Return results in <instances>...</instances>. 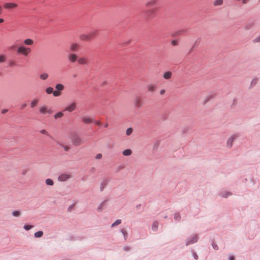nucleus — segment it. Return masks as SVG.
Masks as SVG:
<instances>
[{
    "mask_svg": "<svg viewBox=\"0 0 260 260\" xmlns=\"http://www.w3.org/2000/svg\"><path fill=\"white\" fill-rule=\"evenodd\" d=\"M31 50L30 48L26 47L23 46H20L17 48V53L22 54L24 56H27L31 52Z\"/></svg>",
    "mask_w": 260,
    "mask_h": 260,
    "instance_id": "nucleus-1",
    "label": "nucleus"
},
{
    "mask_svg": "<svg viewBox=\"0 0 260 260\" xmlns=\"http://www.w3.org/2000/svg\"><path fill=\"white\" fill-rule=\"evenodd\" d=\"M238 137L237 134H233L231 135L227 140L226 146L228 148H231L233 146V143Z\"/></svg>",
    "mask_w": 260,
    "mask_h": 260,
    "instance_id": "nucleus-2",
    "label": "nucleus"
},
{
    "mask_svg": "<svg viewBox=\"0 0 260 260\" xmlns=\"http://www.w3.org/2000/svg\"><path fill=\"white\" fill-rule=\"evenodd\" d=\"M72 143L76 146L80 145L82 143L81 138L77 134H74L71 138Z\"/></svg>",
    "mask_w": 260,
    "mask_h": 260,
    "instance_id": "nucleus-3",
    "label": "nucleus"
},
{
    "mask_svg": "<svg viewBox=\"0 0 260 260\" xmlns=\"http://www.w3.org/2000/svg\"><path fill=\"white\" fill-rule=\"evenodd\" d=\"M155 9H148L145 11L144 14L147 18L152 19L155 16Z\"/></svg>",
    "mask_w": 260,
    "mask_h": 260,
    "instance_id": "nucleus-4",
    "label": "nucleus"
},
{
    "mask_svg": "<svg viewBox=\"0 0 260 260\" xmlns=\"http://www.w3.org/2000/svg\"><path fill=\"white\" fill-rule=\"evenodd\" d=\"M72 178L70 174L63 173L60 174L58 177V180L61 182H64Z\"/></svg>",
    "mask_w": 260,
    "mask_h": 260,
    "instance_id": "nucleus-5",
    "label": "nucleus"
},
{
    "mask_svg": "<svg viewBox=\"0 0 260 260\" xmlns=\"http://www.w3.org/2000/svg\"><path fill=\"white\" fill-rule=\"evenodd\" d=\"M198 237L197 235H194L190 238H188L186 240L185 244L186 246L194 243L198 241Z\"/></svg>",
    "mask_w": 260,
    "mask_h": 260,
    "instance_id": "nucleus-6",
    "label": "nucleus"
},
{
    "mask_svg": "<svg viewBox=\"0 0 260 260\" xmlns=\"http://www.w3.org/2000/svg\"><path fill=\"white\" fill-rule=\"evenodd\" d=\"M40 112L42 114H45L46 113L51 114L53 111L48 108L46 106H42L40 108Z\"/></svg>",
    "mask_w": 260,
    "mask_h": 260,
    "instance_id": "nucleus-7",
    "label": "nucleus"
},
{
    "mask_svg": "<svg viewBox=\"0 0 260 260\" xmlns=\"http://www.w3.org/2000/svg\"><path fill=\"white\" fill-rule=\"evenodd\" d=\"M109 182V179L108 178H104L100 183V190L103 191L107 186Z\"/></svg>",
    "mask_w": 260,
    "mask_h": 260,
    "instance_id": "nucleus-8",
    "label": "nucleus"
},
{
    "mask_svg": "<svg viewBox=\"0 0 260 260\" xmlns=\"http://www.w3.org/2000/svg\"><path fill=\"white\" fill-rule=\"evenodd\" d=\"M17 7V4L13 3H6L4 4V8L6 9L12 10Z\"/></svg>",
    "mask_w": 260,
    "mask_h": 260,
    "instance_id": "nucleus-9",
    "label": "nucleus"
},
{
    "mask_svg": "<svg viewBox=\"0 0 260 260\" xmlns=\"http://www.w3.org/2000/svg\"><path fill=\"white\" fill-rule=\"evenodd\" d=\"M76 104L75 102L71 103L69 106L67 107L64 111H67L69 112H72L73 111L75 110L76 109Z\"/></svg>",
    "mask_w": 260,
    "mask_h": 260,
    "instance_id": "nucleus-10",
    "label": "nucleus"
},
{
    "mask_svg": "<svg viewBox=\"0 0 260 260\" xmlns=\"http://www.w3.org/2000/svg\"><path fill=\"white\" fill-rule=\"evenodd\" d=\"M134 104L138 108L141 107L142 105L141 98L138 96L135 97L134 99Z\"/></svg>",
    "mask_w": 260,
    "mask_h": 260,
    "instance_id": "nucleus-11",
    "label": "nucleus"
},
{
    "mask_svg": "<svg viewBox=\"0 0 260 260\" xmlns=\"http://www.w3.org/2000/svg\"><path fill=\"white\" fill-rule=\"evenodd\" d=\"M68 59L72 62H75L78 59V56L74 53H71L68 55Z\"/></svg>",
    "mask_w": 260,
    "mask_h": 260,
    "instance_id": "nucleus-12",
    "label": "nucleus"
},
{
    "mask_svg": "<svg viewBox=\"0 0 260 260\" xmlns=\"http://www.w3.org/2000/svg\"><path fill=\"white\" fill-rule=\"evenodd\" d=\"M79 38L81 40L83 41H89L91 40L88 34H82L80 35Z\"/></svg>",
    "mask_w": 260,
    "mask_h": 260,
    "instance_id": "nucleus-13",
    "label": "nucleus"
},
{
    "mask_svg": "<svg viewBox=\"0 0 260 260\" xmlns=\"http://www.w3.org/2000/svg\"><path fill=\"white\" fill-rule=\"evenodd\" d=\"M232 193L226 190H222L220 192L219 195L223 198H227L228 197L231 196Z\"/></svg>",
    "mask_w": 260,
    "mask_h": 260,
    "instance_id": "nucleus-14",
    "label": "nucleus"
},
{
    "mask_svg": "<svg viewBox=\"0 0 260 260\" xmlns=\"http://www.w3.org/2000/svg\"><path fill=\"white\" fill-rule=\"evenodd\" d=\"M98 33V30L96 29H92L88 34L89 36L90 40L93 39Z\"/></svg>",
    "mask_w": 260,
    "mask_h": 260,
    "instance_id": "nucleus-15",
    "label": "nucleus"
},
{
    "mask_svg": "<svg viewBox=\"0 0 260 260\" xmlns=\"http://www.w3.org/2000/svg\"><path fill=\"white\" fill-rule=\"evenodd\" d=\"M79 48V45L77 43H72L70 45V50L71 51H76Z\"/></svg>",
    "mask_w": 260,
    "mask_h": 260,
    "instance_id": "nucleus-16",
    "label": "nucleus"
},
{
    "mask_svg": "<svg viewBox=\"0 0 260 260\" xmlns=\"http://www.w3.org/2000/svg\"><path fill=\"white\" fill-rule=\"evenodd\" d=\"M156 88V85L153 84H149L147 85V89L150 92L155 91Z\"/></svg>",
    "mask_w": 260,
    "mask_h": 260,
    "instance_id": "nucleus-17",
    "label": "nucleus"
},
{
    "mask_svg": "<svg viewBox=\"0 0 260 260\" xmlns=\"http://www.w3.org/2000/svg\"><path fill=\"white\" fill-rule=\"evenodd\" d=\"M78 62L80 64H86L88 63V60L85 57H80L78 58Z\"/></svg>",
    "mask_w": 260,
    "mask_h": 260,
    "instance_id": "nucleus-18",
    "label": "nucleus"
},
{
    "mask_svg": "<svg viewBox=\"0 0 260 260\" xmlns=\"http://www.w3.org/2000/svg\"><path fill=\"white\" fill-rule=\"evenodd\" d=\"M106 201H104L99 205L97 208L98 211L101 212L104 209L105 206L106 205Z\"/></svg>",
    "mask_w": 260,
    "mask_h": 260,
    "instance_id": "nucleus-19",
    "label": "nucleus"
},
{
    "mask_svg": "<svg viewBox=\"0 0 260 260\" xmlns=\"http://www.w3.org/2000/svg\"><path fill=\"white\" fill-rule=\"evenodd\" d=\"M49 75L46 73H42L39 75V78L42 80H46L48 78Z\"/></svg>",
    "mask_w": 260,
    "mask_h": 260,
    "instance_id": "nucleus-20",
    "label": "nucleus"
},
{
    "mask_svg": "<svg viewBox=\"0 0 260 260\" xmlns=\"http://www.w3.org/2000/svg\"><path fill=\"white\" fill-rule=\"evenodd\" d=\"M172 75V73L170 71H168L164 74L163 77L165 79H170L171 78Z\"/></svg>",
    "mask_w": 260,
    "mask_h": 260,
    "instance_id": "nucleus-21",
    "label": "nucleus"
},
{
    "mask_svg": "<svg viewBox=\"0 0 260 260\" xmlns=\"http://www.w3.org/2000/svg\"><path fill=\"white\" fill-rule=\"evenodd\" d=\"M122 153L124 156H130L132 154V151L130 149H127L123 150Z\"/></svg>",
    "mask_w": 260,
    "mask_h": 260,
    "instance_id": "nucleus-22",
    "label": "nucleus"
},
{
    "mask_svg": "<svg viewBox=\"0 0 260 260\" xmlns=\"http://www.w3.org/2000/svg\"><path fill=\"white\" fill-rule=\"evenodd\" d=\"M158 0H149L146 3V6L147 7H152L154 6Z\"/></svg>",
    "mask_w": 260,
    "mask_h": 260,
    "instance_id": "nucleus-23",
    "label": "nucleus"
},
{
    "mask_svg": "<svg viewBox=\"0 0 260 260\" xmlns=\"http://www.w3.org/2000/svg\"><path fill=\"white\" fill-rule=\"evenodd\" d=\"M82 121L85 123H89L92 121V119L87 117H83L82 118Z\"/></svg>",
    "mask_w": 260,
    "mask_h": 260,
    "instance_id": "nucleus-24",
    "label": "nucleus"
},
{
    "mask_svg": "<svg viewBox=\"0 0 260 260\" xmlns=\"http://www.w3.org/2000/svg\"><path fill=\"white\" fill-rule=\"evenodd\" d=\"M55 88L57 90L61 91L63 90L64 86L60 83H58L55 85Z\"/></svg>",
    "mask_w": 260,
    "mask_h": 260,
    "instance_id": "nucleus-25",
    "label": "nucleus"
},
{
    "mask_svg": "<svg viewBox=\"0 0 260 260\" xmlns=\"http://www.w3.org/2000/svg\"><path fill=\"white\" fill-rule=\"evenodd\" d=\"M45 183L47 185L53 186L54 185L53 181L50 178H47L45 180Z\"/></svg>",
    "mask_w": 260,
    "mask_h": 260,
    "instance_id": "nucleus-26",
    "label": "nucleus"
},
{
    "mask_svg": "<svg viewBox=\"0 0 260 260\" xmlns=\"http://www.w3.org/2000/svg\"><path fill=\"white\" fill-rule=\"evenodd\" d=\"M24 43L26 45H31L34 44V41L30 39H25Z\"/></svg>",
    "mask_w": 260,
    "mask_h": 260,
    "instance_id": "nucleus-27",
    "label": "nucleus"
},
{
    "mask_svg": "<svg viewBox=\"0 0 260 260\" xmlns=\"http://www.w3.org/2000/svg\"><path fill=\"white\" fill-rule=\"evenodd\" d=\"M253 24L252 23H247L245 24L244 28L245 30H249L252 28Z\"/></svg>",
    "mask_w": 260,
    "mask_h": 260,
    "instance_id": "nucleus-28",
    "label": "nucleus"
},
{
    "mask_svg": "<svg viewBox=\"0 0 260 260\" xmlns=\"http://www.w3.org/2000/svg\"><path fill=\"white\" fill-rule=\"evenodd\" d=\"M39 100L37 99H34L30 103V107L34 108L38 103Z\"/></svg>",
    "mask_w": 260,
    "mask_h": 260,
    "instance_id": "nucleus-29",
    "label": "nucleus"
},
{
    "mask_svg": "<svg viewBox=\"0 0 260 260\" xmlns=\"http://www.w3.org/2000/svg\"><path fill=\"white\" fill-rule=\"evenodd\" d=\"M223 4V0H215L213 3L214 6H221Z\"/></svg>",
    "mask_w": 260,
    "mask_h": 260,
    "instance_id": "nucleus-30",
    "label": "nucleus"
},
{
    "mask_svg": "<svg viewBox=\"0 0 260 260\" xmlns=\"http://www.w3.org/2000/svg\"><path fill=\"white\" fill-rule=\"evenodd\" d=\"M120 232L123 235L124 240H126L127 238V233L126 230L124 229H121L120 230Z\"/></svg>",
    "mask_w": 260,
    "mask_h": 260,
    "instance_id": "nucleus-31",
    "label": "nucleus"
},
{
    "mask_svg": "<svg viewBox=\"0 0 260 260\" xmlns=\"http://www.w3.org/2000/svg\"><path fill=\"white\" fill-rule=\"evenodd\" d=\"M43 235V232L41 231L36 232L34 234V236L35 238H40Z\"/></svg>",
    "mask_w": 260,
    "mask_h": 260,
    "instance_id": "nucleus-32",
    "label": "nucleus"
},
{
    "mask_svg": "<svg viewBox=\"0 0 260 260\" xmlns=\"http://www.w3.org/2000/svg\"><path fill=\"white\" fill-rule=\"evenodd\" d=\"M7 56L5 54L0 55V63L5 62L6 60Z\"/></svg>",
    "mask_w": 260,
    "mask_h": 260,
    "instance_id": "nucleus-33",
    "label": "nucleus"
},
{
    "mask_svg": "<svg viewBox=\"0 0 260 260\" xmlns=\"http://www.w3.org/2000/svg\"><path fill=\"white\" fill-rule=\"evenodd\" d=\"M121 223V220L117 219L111 224V228H113L116 225L120 224Z\"/></svg>",
    "mask_w": 260,
    "mask_h": 260,
    "instance_id": "nucleus-34",
    "label": "nucleus"
},
{
    "mask_svg": "<svg viewBox=\"0 0 260 260\" xmlns=\"http://www.w3.org/2000/svg\"><path fill=\"white\" fill-rule=\"evenodd\" d=\"M158 229V222L157 221L153 222L152 225V229L156 231Z\"/></svg>",
    "mask_w": 260,
    "mask_h": 260,
    "instance_id": "nucleus-35",
    "label": "nucleus"
},
{
    "mask_svg": "<svg viewBox=\"0 0 260 260\" xmlns=\"http://www.w3.org/2000/svg\"><path fill=\"white\" fill-rule=\"evenodd\" d=\"M12 214L14 217H19L21 215V212L19 211H13Z\"/></svg>",
    "mask_w": 260,
    "mask_h": 260,
    "instance_id": "nucleus-36",
    "label": "nucleus"
},
{
    "mask_svg": "<svg viewBox=\"0 0 260 260\" xmlns=\"http://www.w3.org/2000/svg\"><path fill=\"white\" fill-rule=\"evenodd\" d=\"M214 97V95L213 94L209 95L207 96L204 101V103L206 104L207 103L210 99H212Z\"/></svg>",
    "mask_w": 260,
    "mask_h": 260,
    "instance_id": "nucleus-37",
    "label": "nucleus"
},
{
    "mask_svg": "<svg viewBox=\"0 0 260 260\" xmlns=\"http://www.w3.org/2000/svg\"><path fill=\"white\" fill-rule=\"evenodd\" d=\"M63 116V113L62 112H59L54 115V118L55 119L61 118Z\"/></svg>",
    "mask_w": 260,
    "mask_h": 260,
    "instance_id": "nucleus-38",
    "label": "nucleus"
},
{
    "mask_svg": "<svg viewBox=\"0 0 260 260\" xmlns=\"http://www.w3.org/2000/svg\"><path fill=\"white\" fill-rule=\"evenodd\" d=\"M174 218L176 221H179L181 219V216L179 213H176L174 214Z\"/></svg>",
    "mask_w": 260,
    "mask_h": 260,
    "instance_id": "nucleus-39",
    "label": "nucleus"
},
{
    "mask_svg": "<svg viewBox=\"0 0 260 260\" xmlns=\"http://www.w3.org/2000/svg\"><path fill=\"white\" fill-rule=\"evenodd\" d=\"M133 132V129L132 127L128 128L126 131V135L127 136H130Z\"/></svg>",
    "mask_w": 260,
    "mask_h": 260,
    "instance_id": "nucleus-40",
    "label": "nucleus"
},
{
    "mask_svg": "<svg viewBox=\"0 0 260 260\" xmlns=\"http://www.w3.org/2000/svg\"><path fill=\"white\" fill-rule=\"evenodd\" d=\"M46 92L48 93V94H51V93H53V88L51 87H47L46 89Z\"/></svg>",
    "mask_w": 260,
    "mask_h": 260,
    "instance_id": "nucleus-41",
    "label": "nucleus"
},
{
    "mask_svg": "<svg viewBox=\"0 0 260 260\" xmlns=\"http://www.w3.org/2000/svg\"><path fill=\"white\" fill-rule=\"evenodd\" d=\"M236 1L241 2L242 4L243 5H246L248 3H249L250 1V0H236Z\"/></svg>",
    "mask_w": 260,
    "mask_h": 260,
    "instance_id": "nucleus-42",
    "label": "nucleus"
},
{
    "mask_svg": "<svg viewBox=\"0 0 260 260\" xmlns=\"http://www.w3.org/2000/svg\"><path fill=\"white\" fill-rule=\"evenodd\" d=\"M34 227L33 225H24V226H23V228L26 230V231H28L29 230H30L31 229H32V228Z\"/></svg>",
    "mask_w": 260,
    "mask_h": 260,
    "instance_id": "nucleus-43",
    "label": "nucleus"
},
{
    "mask_svg": "<svg viewBox=\"0 0 260 260\" xmlns=\"http://www.w3.org/2000/svg\"><path fill=\"white\" fill-rule=\"evenodd\" d=\"M61 93L58 90H55L53 92V94L54 96H58L60 95Z\"/></svg>",
    "mask_w": 260,
    "mask_h": 260,
    "instance_id": "nucleus-44",
    "label": "nucleus"
},
{
    "mask_svg": "<svg viewBox=\"0 0 260 260\" xmlns=\"http://www.w3.org/2000/svg\"><path fill=\"white\" fill-rule=\"evenodd\" d=\"M28 169L27 168H24L21 171V174L22 175H25L28 172Z\"/></svg>",
    "mask_w": 260,
    "mask_h": 260,
    "instance_id": "nucleus-45",
    "label": "nucleus"
},
{
    "mask_svg": "<svg viewBox=\"0 0 260 260\" xmlns=\"http://www.w3.org/2000/svg\"><path fill=\"white\" fill-rule=\"evenodd\" d=\"M171 44L174 46H177L178 45V42L176 40H173L171 41Z\"/></svg>",
    "mask_w": 260,
    "mask_h": 260,
    "instance_id": "nucleus-46",
    "label": "nucleus"
},
{
    "mask_svg": "<svg viewBox=\"0 0 260 260\" xmlns=\"http://www.w3.org/2000/svg\"><path fill=\"white\" fill-rule=\"evenodd\" d=\"M102 154L101 153H98L95 156V158L97 159H100L102 158Z\"/></svg>",
    "mask_w": 260,
    "mask_h": 260,
    "instance_id": "nucleus-47",
    "label": "nucleus"
},
{
    "mask_svg": "<svg viewBox=\"0 0 260 260\" xmlns=\"http://www.w3.org/2000/svg\"><path fill=\"white\" fill-rule=\"evenodd\" d=\"M212 247L215 250H217L218 249V246L214 242L212 243Z\"/></svg>",
    "mask_w": 260,
    "mask_h": 260,
    "instance_id": "nucleus-48",
    "label": "nucleus"
},
{
    "mask_svg": "<svg viewBox=\"0 0 260 260\" xmlns=\"http://www.w3.org/2000/svg\"><path fill=\"white\" fill-rule=\"evenodd\" d=\"M192 255L195 259H198V256L196 252L192 251Z\"/></svg>",
    "mask_w": 260,
    "mask_h": 260,
    "instance_id": "nucleus-49",
    "label": "nucleus"
},
{
    "mask_svg": "<svg viewBox=\"0 0 260 260\" xmlns=\"http://www.w3.org/2000/svg\"><path fill=\"white\" fill-rule=\"evenodd\" d=\"M63 148H64V150L66 151H68L70 149V147L69 146H63Z\"/></svg>",
    "mask_w": 260,
    "mask_h": 260,
    "instance_id": "nucleus-50",
    "label": "nucleus"
},
{
    "mask_svg": "<svg viewBox=\"0 0 260 260\" xmlns=\"http://www.w3.org/2000/svg\"><path fill=\"white\" fill-rule=\"evenodd\" d=\"M41 133L42 134H45V135H48V133L47 132V131L45 130V129H42L40 131Z\"/></svg>",
    "mask_w": 260,
    "mask_h": 260,
    "instance_id": "nucleus-51",
    "label": "nucleus"
},
{
    "mask_svg": "<svg viewBox=\"0 0 260 260\" xmlns=\"http://www.w3.org/2000/svg\"><path fill=\"white\" fill-rule=\"evenodd\" d=\"M260 42V36H258L257 38H255L254 40V42Z\"/></svg>",
    "mask_w": 260,
    "mask_h": 260,
    "instance_id": "nucleus-52",
    "label": "nucleus"
},
{
    "mask_svg": "<svg viewBox=\"0 0 260 260\" xmlns=\"http://www.w3.org/2000/svg\"><path fill=\"white\" fill-rule=\"evenodd\" d=\"M124 168V167L122 166H119L117 168V171H119V170L123 169Z\"/></svg>",
    "mask_w": 260,
    "mask_h": 260,
    "instance_id": "nucleus-53",
    "label": "nucleus"
},
{
    "mask_svg": "<svg viewBox=\"0 0 260 260\" xmlns=\"http://www.w3.org/2000/svg\"><path fill=\"white\" fill-rule=\"evenodd\" d=\"M165 93V89H161L159 91V93L161 95L164 94Z\"/></svg>",
    "mask_w": 260,
    "mask_h": 260,
    "instance_id": "nucleus-54",
    "label": "nucleus"
},
{
    "mask_svg": "<svg viewBox=\"0 0 260 260\" xmlns=\"http://www.w3.org/2000/svg\"><path fill=\"white\" fill-rule=\"evenodd\" d=\"M26 106H27V104L26 103H24L21 105V109H24L26 107Z\"/></svg>",
    "mask_w": 260,
    "mask_h": 260,
    "instance_id": "nucleus-55",
    "label": "nucleus"
},
{
    "mask_svg": "<svg viewBox=\"0 0 260 260\" xmlns=\"http://www.w3.org/2000/svg\"><path fill=\"white\" fill-rule=\"evenodd\" d=\"M158 144H159V143H158V142H156V143H155L154 144V146H153L154 148H155L156 149V148H157L158 146Z\"/></svg>",
    "mask_w": 260,
    "mask_h": 260,
    "instance_id": "nucleus-56",
    "label": "nucleus"
},
{
    "mask_svg": "<svg viewBox=\"0 0 260 260\" xmlns=\"http://www.w3.org/2000/svg\"><path fill=\"white\" fill-rule=\"evenodd\" d=\"M8 111V109H3L2 110V113L3 114H5L6 113V112H7Z\"/></svg>",
    "mask_w": 260,
    "mask_h": 260,
    "instance_id": "nucleus-57",
    "label": "nucleus"
},
{
    "mask_svg": "<svg viewBox=\"0 0 260 260\" xmlns=\"http://www.w3.org/2000/svg\"><path fill=\"white\" fill-rule=\"evenodd\" d=\"M200 41V38L198 39L195 42V45H198Z\"/></svg>",
    "mask_w": 260,
    "mask_h": 260,
    "instance_id": "nucleus-58",
    "label": "nucleus"
},
{
    "mask_svg": "<svg viewBox=\"0 0 260 260\" xmlns=\"http://www.w3.org/2000/svg\"><path fill=\"white\" fill-rule=\"evenodd\" d=\"M235 258L233 256H230L229 258V260H234Z\"/></svg>",
    "mask_w": 260,
    "mask_h": 260,
    "instance_id": "nucleus-59",
    "label": "nucleus"
},
{
    "mask_svg": "<svg viewBox=\"0 0 260 260\" xmlns=\"http://www.w3.org/2000/svg\"><path fill=\"white\" fill-rule=\"evenodd\" d=\"M94 123L97 124V125H100L101 124V122L99 121H94Z\"/></svg>",
    "mask_w": 260,
    "mask_h": 260,
    "instance_id": "nucleus-60",
    "label": "nucleus"
},
{
    "mask_svg": "<svg viewBox=\"0 0 260 260\" xmlns=\"http://www.w3.org/2000/svg\"><path fill=\"white\" fill-rule=\"evenodd\" d=\"M57 144L58 145H59L60 146L62 147H63V146H64L62 143H60V142H57Z\"/></svg>",
    "mask_w": 260,
    "mask_h": 260,
    "instance_id": "nucleus-61",
    "label": "nucleus"
},
{
    "mask_svg": "<svg viewBox=\"0 0 260 260\" xmlns=\"http://www.w3.org/2000/svg\"><path fill=\"white\" fill-rule=\"evenodd\" d=\"M236 103H237V99H234L233 100V104H236Z\"/></svg>",
    "mask_w": 260,
    "mask_h": 260,
    "instance_id": "nucleus-62",
    "label": "nucleus"
},
{
    "mask_svg": "<svg viewBox=\"0 0 260 260\" xmlns=\"http://www.w3.org/2000/svg\"><path fill=\"white\" fill-rule=\"evenodd\" d=\"M4 21V20L2 18H0V23H3Z\"/></svg>",
    "mask_w": 260,
    "mask_h": 260,
    "instance_id": "nucleus-63",
    "label": "nucleus"
},
{
    "mask_svg": "<svg viewBox=\"0 0 260 260\" xmlns=\"http://www.w3.org/2000/svg\"><path fill=\"white\" fill-rule=\"evenodd\" d=\"M104 126L105 127H107L108 126V123H106L105 125H104Z\"/></svg>",
    "mask_w": 260,
    "mask_h": 260,
    "instance_id": "nucleus-64",
    "label": "nucleus"
}]
</instances>
